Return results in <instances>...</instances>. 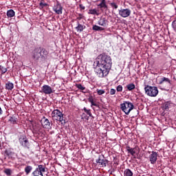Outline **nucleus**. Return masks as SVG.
I'll use <instances>...</instances> for the list:
<instances>
[{"instance_id":"obj_1","label":"nucleus","mask_w":176,"mask_h":176,"mask_svg":"<svg viewBox=\"0 0 176 176\" xmlns=\"http://www.w3.org/2000/svg\"><path fill=\"white\" fill-rule=\"evenodd\" d=\"M95 72L98 78L108 76L111 68H112V58L105 53H102L97 56L94 63Z\"/></svg>"},{"instance_id":"obj_2","label":"nucleus","mask_w":176,"mask_h":176,"mask_svg":"<svg viewBox=\"0 0 176 176\" xmlns=\"http://www.w3.org/2000/svg\"><path fill=\"white\" fill-rule=\"evenodd\" d=\"M120 109L124 112L125 115H129L130 112L134 109V104L129 101H124L120 104Z\"/></svg>"},{"instance_id":"obj_3","label":"nucleus","mask_w":176,"mask_h":176,"mask_svg":"<svg viewBox=\"0 0 176 176\" xmlns=\"http://www.w3.org/2000/svg\"><path fill=\"white\" fill-rule=\"evenodd\" d=\"M52 118L53 120H56L57 122H60L61 123H65V120H64V114L61 111L58 109H54L52 112Z\"/></svg>"},{"instance_id":"obj_4","label":"nucleus","mask_w":176,"mask_h":176,"mask_svg":"<svg viewBox=\"0 0 176 176\" xmlns=\"http://www.w3.org/2000/svg\"><path fill=\"white\" fill-rule=\"evenodd\" d=\"M145 93L149 97H156L159 94V90L156 87L146 85L144 87Z\"/></svg>"},{"instance_id":"obj_5","label":"nucleus","mask_w":176,"mask_h":176,"mask_svg":"<svg viewBox=\"0 0 176 176\" xmlns=\"http://www.w3.org/2000/svg\"><path fill=\"white\" fill-rule=\"evenodd\" d=\"M158 85H160L164 89H170L171 87V80L167 77L162 76L158 78Z\"/></svg>"},{"instance_id":"obj_6","label":"nucleus","mask_w":176,"mask_h":176,"mask_svg":"<svg viewBox=\"0 0 176 176\" xmlns=\"http://www.w3.org/2000/svg\"><path fill=\"white\" fill-rule=\"evenodd\" d=\"M46 168L43 165H38V167L32 173V176H43Z\"/></svg>"},{"instance_id":"obj_7","label":"nucleus","mask_w":176,"mask_h":176,"mask_svg":"<svg viewBox=\"0 0 176 176\" xmlns=\"http://www.w3.org/2000/svg\"><path fill=\"white\" fill-rule=\"evenodd\" d=\"M33 134H38L40 137L45 135V131L39 124L33 125Z\"/></svg>"},{"instance_id":"obj_8","label":"nucleus","mask_w":176,"mask_h":176,"mask_svg":"<svg viewBox=\"0 0 176 176\" xmlns=\"http://www.w3.org/2000/svg\"><path fill=\"white\" fill-rule=\"evenodd\" d=\"M118 14L121 17H123V19H126V17H129L131 14V10L129 8H120L118 10Z\"/></svg>"},{"instance_id":"obj_9","label":"nucleus","mask_w":176,"mask_h":176,"mask_svg":"<svg viewBox=\"0 0 176 176\" xmlns=\"http://www.w3.org/2000/svg\"><path fill=\"white\" fill-rule=\"evenodd\" d=\"M53 10L56 14H63V6H61L60 2L57 1L53 7Z\"/></svg>"},{"instance_id":"obj_10","label":"nucleus","mask_w":176,"mask_h":176,"mask_svg":"<svg viewBox=\"0 0 176 176\" xmlns=\"http://www.w3.org/2000/svg\"><path fill=\"white\" fill-rule=\"evenodd\" d=\"M41 124L43 129H47L48 130L52 129V125L50 124V121L46 117H43L41 119Z\"/></svg>"},{"instance_id":"obj_11","label":"nucleus","mask_w":176,"mask_h":176,"mask_svg":"<svg viewBox=\"0 0 176 176\" xmlns=\"http://www.w3.org/2000/svg\"><path fill=\"white\" fill-rule=\"evenodd\" d=\"M38 49L40 50V53L41 54V60L42 61H45V60L47 58V56H49V51H47L43 47H39Z\"/></svg>"},{"instance_id":"obj_12","label":"nucleus","mask_w":176,"mask_h":176,"mask_svg":"<svg viewBox=\"0 0 176 176\" xmlns=\"http://www.w3.org/2000/svg\"><path fill=\"white\" fill-rule=\"evenodd\" d=\"M33 58L35 61H38L40 58L42 59V54L41 53L39 47L36 48L33 51Z\"/></svg>"},{"instance_id":"obj_13","label":"nucleus","mask_w":176,"mask_h":176,"mask_svg":"<svg viewBox=\"0 0 176 176\" xmlns=\"http://www.w3.org/2000/svg\"><path fill=\"white\" fill-rule=\"evenodd\" d=\"M104 156L99 155L98 159L96 160V162L99 166H102V167H107V163H108V160L102 159Z\"/></svg>"},{"instance_id":"obj_14","label":"nucleus","mask_w":176,"mask_h":176,"mask_svg":"<svg viewBox=\"0 0 176 176\" xmlns=\"http://www.w3.org/2000/svg\"><path fill=\"white\" fill-rule=\"evenodd\" d=\"M41 93L44 94H52L53 93V89H52V87L45 85L41 88Z\"/></svg>"},{"instance_id":"obj_15","label":"nucleus","mask_w":176,"mask_h":176,"mask_svg":"<svg viewBox=\"0 0 176 176\" xmlns=\"http://www.w3.org/2000/svg\"><path fill=\"white\" fill-rule=\"evenodd\" d=\"M19 142L22 145V146H24V148H28V146H30V142H28V139H27V137L25 136H21L19 138Z\"/></svg>"},{"instance_id":"obj_16","label":"nucleus","mask_w":176,"mask_h":176,"mask_svg":"<svg viewBox=\"0 0 176 176\" xmlns=\"http://www.w3.org/2000/svg\"><path fill=\"white\" fill-rule=\"evenodd\" d=\"M149 160L151 164H155L157 162V153L152 151L151 154L149 155Z\"/></svg>"},{"instance_id":"obj_17","label":"nucleus","mask_w":176,"mask_h":176,"mask_svg":"<svg viewBox=\"0 0 176 176\" xmlns=\"http://www.w3.org/2000/svg\"><path fill=\"white\" fill-rule=\"evenodd\" d=\"M173 107V102L171 101H166L162 104V109L163 111H168Z\"/></svg>"},{"instance_id":"obj_18","label":"nucleus","mask_w":176,"mask_h":176,"mask_svg":"<svg viewBox=\"0 0 176 176\" xmlns=\"http://www.w3.org/2000/svg\"><path fill=\"white\" fill-rule=\"evenodd\" d=\"M98 7L100 8V9L102 12H104V9L107 10H108V5H107V1L106 0H101L100 3H99L98 5Z\"/></svg>"},{"instance_id":"obj_19","label":"nucleus","mask_w":176,"mask_h":176,"mask_svg":"<svg viewBox=\"0 0 176 176\" xmlns=\"http://www.w3.org/2000/svg\"><path fill=\"white\" fill-rule=\"evenodd\" d=\"M86 28V25L84 24H81L79 21H77V26L76 27V30L77 32H83V30Z\"/></svg>"},{"instance_id":"obj_20","label":"nucleus","mask_w":176,"mask_h":176,"mask_svg":"<svg viewBox=\"0 0 176 176\" xmlns=\"http://www.w3.org/2000/svg\"><path fill=\"white\" fill-rule=\"evenodd\" d=\"M98 24L102 27H107L108 25V20L106 18H100L98 21Z\"/></svg>"},{"instance_id":"obj_21","label":"nucleus","mask_w":176,"mask_h":176,"mask_svg":"<svg viewBox=\"0 0 176 176\" xmlns=\"http://www.w3.org/2000/svg\"><path fill=\"white\" fill-rule=\"evenodd\" d=\"M88 14H92V16H100V10H97L96 8L89 9Z\"/></svg>"},{"instance_id":"obj_22","label":"nucleus","mask_w":176,"mask_h":176,"mask_svg":"<svg viewBox=\"0 0 176 176\" xmlns=\"http://www.w3.org/2000/svg\"><path fill=\"white\" fill-rule=\"evenodd\" d=\"M16 16V12L12 9L7 11V16L8 19H12V17H14Z\"/></svg>"},{"instance_id":"obj_23","label":"nucleus","mask_w":176,"mask_h":176,"mask_svg":"<svg viewBox=\"0 0 176 176\" xmlns=\"http://www.w3.org/2000/svg\"><path fill=\"white\" fill-rule=\"evenodd\" d=\"M88 101L91 103V107H98V104L94 102V98H93V96H89Z\"/></svg>"},{"instance_id":"obj_24","label":"nucleus","mask_w":176,"mask_h":176,"mask_svg":"<svg viewBox=\"0 0 176 176\" xmlns=\"http://www.w3.org/2000/svg\"><path fill=\"white\" fill-rule=\"evenodd\" d=\"M24 171L25 173V175H30L32 171V166L30 165L26 166L24 168Z\"/></svg>"},{"instance_id":"obj_25","label":"nucleus","mask_w":176,"mask_h":176,"mask_svg":"<svg viewBox=\"0 0 176 176\" xmlns=\"http://www.w3.org/2000/svg\"><path fill=\"white\" fill-rule=\"evenodd\" d=\"M14 87V85L13 84V82H11L10 81H8L6 84V90H13Z\"/></svg>"},{"instance_id":"obj_26","label":"nucleus","mask_w":176,"mask_h":176,"mask_svg":"<svg viewBox=\"0 0 176 176\" xmlns=\"http://www.w3.org/2000/svg\"><path fill=\"white\" fill-rule=\"evenodd\" d=\"M4 153L6 156H8V157H12L13 155H14V152L12 151L10 149H6L4 151Z\"/></svg>"},{"instance_id":"obj_27","label":"nucleus","mask_w":176,"mask_h":176,"mask_svg":"<svg viewBox=\"0 0 176 176\" xmlns=\"http://www.w3.org/2000/svg\"><path fill=\"white\" fill-rule=\"evenodd\" d=\"M126 151L128 153H131L132 156H134L135 155V148H131L129 146H126Z\"/></svg>"},{"instance_id":"obj_28","label":"nucleus","mask_w":176,"mask_h":176,"mask_svg":"<svg viewBox=\"0 0 176 176\" xmlns=\"http://www.w3.org/2000/svg\"><path fill=\"white\" fill-rule=\"evenodd\" d=\"M92 30L94 31H104V30H105V29L104 28L100 27L97 25H94L92 27Z\"/></svg>"},{"instance_id":"obj_29","label":"nucleus","mask_w":176,"mask_h":176,"mask_svg":"<svg viewBox=\"0 0 176 176\" xmlns=\"http://www.w3.org/2000/svg\"><path fill=\"white\" fill-rule=\"evenodd\" d=\"M49 6V4L45 3V1L43 0H41L40 3H39V9H41V10H42V9H43V8H46Z\"/></svg>"},{"instance_id":"obj_30","label":"nucleus","mask_w":176,"mask_h":176,"mask_svg":"<svg viewBox=\"0 0 176 176\" xmlns=\"http://www.w3.org/2000/svg\"><path fill=\"white\" fill-rule=\"evenodd\" d=\"M126 89L129 90V91H132V90H134L135 89V85L133 83H130L126 85Z\"/></svg>"},{"instance_id":"obj_31","label":"nucleus","mask_w":176,"mask_h":176,"mask_svg":"<svg viewBox=\"0 0 176 176\" xmlns=\"http://www.w3.org/2000/svg\"><path fill=\"white\" fill-rule=\"evenodd\" d=\"M124 176H133V172L130 169H126L124 172Z\"/></svg>"},{"instance_id":"obj_32","label":"nucleus","mask_w":176,"mask_h":176,"mask_svg":"<svg viewBox=\"0 0 176 176\" xmlns=\"http://www.w3.org/2000/svg\"><path fill=\"white\" fill-rule=\"evenodd\" d=\"M0 71L1 72V75H3L8 72V68H6L5 67L0 65Z\"/></svg>"},{"instance_id":"obj_33","label":"nucleus","mask_w":176,"mask_h":176,"mask_svg":"<svg viewBox=\"0 0 176 176\" xmlns=\"http://www.w3.org/2000/svg\"><path fill=\"white\" fill-rule=\"evenodd\" d=\"M109 4L112 8V9H118V8H119V6H118V3H116L115 2H110L109 3Z\"/></svg>"},{"instance_id":"obj_34","label":"nucleus","mask_w":176,"mask_h":176,"mask_svg":"<svg viewBox=\"0 0 176 176\" xmlns=\"http://www.w3.org/2000/svg\"><path fill=\"white\" fill-rule=\"evenodd\" d=\"M9 122H10L12 124H17V118H14V117H10Z\"/></svg>"},{"instance_id":"obj_35","label":"nucleus","mask_w":176,"mask_h":176,"mask_svg":"<svg viewBox=\"0 0 176 176\" xmlns=\"http://www.w3.org/2000/svg\"><path fill=\"white\" fill-rule=\"evenodd\" d=\"M3 173L4 174H6V175H12V169L10 168H6L4 170H3Z\"/></svg>"},{"instance_id":"obj_36","label":"nucleus","mask_w":176,"mask_h":176,"mask_svg":"<svg viewBox=\"0 0 176 176\" xmlns=\"http://www.w3.org/2000/svg\"><path fill=\"white\" fill-rule=\"evenodd\" d=\"M84 111L86 112L89 116L91 117L93 116V114H91V111L90 109H87L86 107H84Z\"/></svg>"},{"instance_id":"obj_37","label":"nucleus","mask_w":176,"mask_h":176,"mask_svg":"<svg viewBox=\"0 0 176 176\" xmlns=\"http://www.w3.org/2000/svg\"><path fill=\"white\" fill-rule=\"evenodd\" d=\"M76 87L79 90H85L86 87H83L81 84H76Z\"/></svg>"},{"instance_id":"obj_38","label":"nucleus","mask_w":176,"mask_h":176,"mask_svg":"<svg viewBox=\"0 0 176 176\" xmlns=\"http://www.w3.org/2000/svg\"><path fill=\"white\" fill-rule=\"evenodd\" d=\"M98 96H102V94H105V90L104 89H97L96 90Z\"/></svg>"},{"instance_id":"obj_39","label":"nucleus","mask_w":176,"mask_h":176,"mask_svg":"<svg viewBox=\"0 0 176 176\" xmlns=\"http://www.w3.org/2000/svg\"><path fill=\"white\" fill-rule=\"evenodd\" d=\"M116 90L118 92H122V91H123V87L122 85H118L116 87Z\"/></svg>"},{"instance_id":"obj_40","label":"nucleus","mask_w":176,"mask_h":176,"mask_svg":"<svg viewBox=\"0 0 176 176\" xmlns=\"http://www.w3.org/2000/svg\"><path fill=\"white\" fill-rule=\"evenodd\" d=\"M83 19V15L82 14H78V16H77L76 21H79Z\"/></svg>"},{"instance_id":"obj_41","label":"nucleus","mask_w":176,"mask_h":176,"mask_svg":"<svg viewBox=\"0 0 176 176\" xmlns=\"http://www.w3.org/2000/svg\"><path fill=\"white\" fill-rule=\"evenodd\" d=\"M110 94H111V96H113V95L116 94V89H110Z\"/></svg>"},{"instance_id":"obj_42","label":"nucleus","mask_w":176,"mask_h":176,"mask_svg":"<svg viewBox=\"0 0 176 176\" xmlns=\"http://www.w3.org/2000/svg\"><path fill=\"white\" fill-rule=\"evenodd\" d=\"M172 28H173L174 31H176V20L173 21V23H172Z\"/></svg>"},{"instance_id":"obj_43","label":"nucleus","mask_w":176,"mask_h":176,"mask_svg":"<svg viewBox=\"0 0 176 176\" xmlns=\"http://www.w3.org/2000/svg\"><path fill=\"white\" fill-rule=\"evenodd\" d=\"M80 10H85L86 7L83 4H79Z\"/></svg>"},{"instance_id":"obj_44","label":"nucleus","mask_w":176,"mask_h":176,"mask_svg":"<svg viewBox=\"0 0 176 176\" xmlns=\"http://www.w3.org/2000/svg\"><path fill=\"white\" fill-rule=\"evenodd\" d=\"M3 113V111H2V109L0 107V115H2Z\"/></svg>"},{"instance_id":"obj_45","label":"nucleus","mask_w":176,"mask_h":176,"mask_svg":"<svg viewBox=\"0 0 176 176\" xmlns=\"http://www.w3.org/2000/svg\"><path fill=\"white\" fill-rule=\"evenodd\" d=\"M1 141H0V148H1Z\"/></svg>"}]
</instances>
